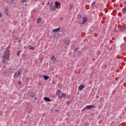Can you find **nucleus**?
I'll return each mask as SVG.
<instances>
[{"label":"nucleus","instance_id":"obj_1","mask_svg":"<svg viewBox=\"0 0 126 126\" xmlns=\"http://www.w3.org/2000/svg\"><path fill=\"white\" fill-rule=\"evenodd\" d=\"M3 59L2 63L5 64H8L7 61H9V58H10V52L9 50L6 49L2 56Z\"/></svg>","mask_w":126,"mask_h":126},{"label":"nucleus","instance_id":"obj_2","mask_svg":"<svg viewBox=\"0 0 126 126\" xmlns=\"http://www.w3.org/2000/svg\"><path fill=\"white\" fill-rule=\"evenodd\" d=\"M56 95L60 100H62L63 98H65L66 97V94L63 93H62L60 90L57 91Z\"/></svg>","mask_w":126,"mask_h":126},{"label":"nucleus","instance_id":"obj_3","mask_svg":"<svg viewBox=\"0 0 126 126\" xmlns=\"http://www.w3.org/2000/svg\"><path fill=\"white\" fill-rule=\"evenodd\" d=\"M92 108H95V106L93 105H87L83 110H89L90 109H92Z\"/></svg>","mask_w":126,"mask_h":126},{"label":"nucleus","instance_id":"obj_4","mask_svg":"<svg viewBox=\"0 0 126 126\" xmlns=\"http://www.w3.org/2000/svg\"><path fill=\"white\" fill-rule=\"evenodd\" d=\"M50 9L53 11H55L57 9V7L56 6L53 5V3H51L50 5Z\"/></svg>","mask_w":126,"mask_h":126},{"label":"nucleus","instance_id":"obj_5","mask_svg":"<svg viewBox=\"0 0 126 126\" xmlns=\"http://www.w3.org/2000/svg\"><path fill=\"white\" fill-rule=\"evenodd\" d=\"M87 21H88L87 17H83V22H80V23H81V24H85V23H86V22H87Z\"/></svg>","mask_w":126,"mask_h":126},{"label":"nucleus","instance_id":"obj_6","mask_svg":"<svg viewBox=\"0 0 126 126\" xmlns=\"http://www.w3.org/2000/svg\"><path fill=\"white\" fill-rule=\"evenodd\" d=\"M52 61H53V63H56V61H57V58L55 55H52V56L50 58Z\"/></svg>","mask_w":126,"mask_h":126},{"label":"nucleus","instance_id":"obj_7","mask_svg":"<svg viewBox=\"0 0 126 126\" xmlns=\"http://www.w3.org/2000/svg\"><path fill=\"white\" fill-rule=\"evenodd\" d=\"M60 5H61V2H58V1H55V6L56 8H58Z\"/></svg>","mask_w":126,"mask_h":126},{"label":"nucleus","instance_id":"obj_8","mask_svg":"<svg viewBox=\"0 0 126 126\" xmlns=\"http://www.w3.org/2000/svg\"><path fill=\"white\" fill-rule=\"evenodd\" d=\"M4 14L6 16L8 15V8L7 7L4 8Z\"/></svg>","mask_w":126,"mask_h":126},{"label":"nucleus","instance_id":"obj_9","mask_svg":"<svg viewBox=\"0 0 126 126\" xmlns=\"http://www.w3.org/2000/svg\"><path fill=\"white\" fill-rule=\"evenodd\" d=\"M60 30H61V28H58L57 29H55L54 30H53V32H54V33H57V32H59V31H60Z\"/></svg>","mask_w":126,"mask_h":126},{"label":"nucleus","instance_id":"obj_10","mask_svg":"<svg viewBox=\"0 0 126 126\" xmlns=\"http://www.w3.org/2000/svg\"><path fill=\"white\" fill-rule=\"evenodd\" d=\"M83 88H84V86L81 85V86L79 87L78 90L79 91H82V89H83Z\"/></svg>","mask_w":126,"mask_h":126},{"label":"nucleus","instance_id":"obj_11","mask_svg":"<svg viewBox=\"0 0 126 126\" xmlns=\"http://www.w3.org/2000/svg\"><path fill=\"white\" fill-rule=\"evenodd\" d=\"M43 99L45 100V101H47V102H51V99L49 98V97H44Z\"/></svg>","mask_w":126,"mask_h":126},{"label":"nucleus","instance_id":"obj_12","mask_svg":"<svg viewBox=\"0 0 126 126\" xmlns=\"http://www.w3.org/2000/svg\"><path fill=\"white\" fill-rule=\"evenodd\" d=\"M17 73L18 74V75H20V73H21V71H18V72H16L14 73V76H16V75H17Z\"/></svg>","mask_w":126,"mask_h":126},{"label":"nucleus","instance_id":"obj_13","mask_svg":"<svg viewBox=\"0 0 126 126\" xmlns=\"http://www.w3.org/2000/svg\"><path fill=\"white\" fill-rule=\"evenodd\" d=\"M43 77H44V79L45 80H48V79H49L50 78V77H49V76H47V75L43 76Z\"/></svg>","mask_w":126,"mask_h":126},{"label":"nucleus","instance_id":"obj_14","mask_svg":"<svg viewBox=\"0 0 126 126\" xmlns=\"http://www.w3.org/2000/svg\"><path fill=\"white\" fill-rule=\"evenodd\" d=\"M28 48H29V50H32V51L35 49V48H34L33 47H32V46H31V45H29V46H28Z\"/></svg>","mask_w":126,"mask_h":126},{"label":"nucleus","instance_id":"obj_15","mask_svg":"<svg viewBox=\"0 0 126 126\" xmlns=\"http://www.w3.org/2000/svg\"><path fill=\"white\" fill-rule=\"evenodd\" d=\"M40 22H41V17H39L37 19V24H39V23H40Z\"/></svg>","mask_w":126,"mask_h":126},{"label":"nucleus","instance_id":"obj_16","mask_svg":"<svg viewBox=\"0 0 126 126\" xmlns=\"http://www.w3.org/2000/svg\"><path fill=\"white\" fill-rule=\"evenodd\" d=\"M69 43L70 41L68 39H67L65 41V44H66V45H69Z\"/></svg>","mask_w":126,"mask_h":126},{"label":"nucleus","instance_id":"obj_17","mask_svg":"<svg viewBox=\"0 0 126 126\" xmlns=\"http://www.w3.org/2000/svg\"><path fill=\"white\" fill-rule=\"evenodd\" d=\"M21 52H22V50L17 51V56H18V57L20 56V53H21Z\"/></svg>","mask_w":126,"mask_h":126},{"label":"nucleus","instance_id":"obj_18","mask_svg":"<svg viewBox=\"0 0 126 126\" xmlns=\"http://www.w3.org/2000/svg\"><path fill=\"white\" fill-rule=\"evenodd\" d=\"M30 97H32V98H34L35 97V94L33 93H31L30 94Z\"/></svg>","mask_w":126,"mask_h":126},{"label":"nucleus","instance_id":"obj_19","mask_svg":"<svg viewBox=\"0 0 126 126\" xmlns=\"http://www.w3.org/2000/svg\"><path fill=\"white\" fill-rule=\"evenodd\" d=\"M14 1H15V0H11V2L10 3L9 2H8V1H7V2L8 3H9V4H13Z\"/></svg>","mask_w":126,"mask_h":126},{"label":"nucleus","instance_id":"obj_20","mask_svg":"<svg viewBox=\"0 0 126 126\" xmlns=\"http://www.w3.org/2000/svg\"><path fill=\"white\" fill-rule=\"evenodd\" d=\"M27 1V0H21V2L22 3H24L25 2H26Z\"/></svg>","mask_w":126,"mask_h":126},{"label":"nucleus","instance_id":"obj_21","mask_svg":"<svg viewBox=\"0 0 126 126\" xmlns=\"http://www.w3.org/2000/svg\"><path fill=\"white\" fill-rule=\"evenodd\" d=\"M79 50H78V48H76L75 50V52L77 53Z\"/></svg>","mask_w":126,"mask_h":126},{"label":"nucleus","instance_id":"obj_22","mask_svg":"<svg viewBox=\"0 0 126 126\" xmlns=\"http://www.w3.org/2000/svg\"><path fill=\"white\" fill-rule=\"evenodd\" d=\"M123 11H124V12H126V8H124L123 9Z\"/></svg>","mask_w":126,"mask_h":126},{"label":"nucleus","instance_id":"obj_23","mask_svg":"<svg viewBox=\"0 0 126 126\" xmlns=\"http://www.w3.org/2000/svg\"><path fill=\"white\" fill-rule=\"evenodd\" d=\"M66 103H67V105H70V101H67Z\"/></svg>","mask_w":126,"mask_h":126},{"label":"nucleus","instance_id":"obj_24","mask_svg":"<svg viewBox=\"0 0 126 126\" xmlns=\"http://www.w3.org/2000/svg\"><path fill=\"white\" fill-rule=\"evenodd\" d=\"M77 53H78V54H81V51L79 50Z\"/></svg>","mask_w":126,"mask_h":126},{"label":"nucleus","instance_id":"obj_25","mask_svg":"<svg viewBox=\"0 0 126 126\" xmlns=\"http://www.w3.org/2000/svg\"><path fill=\"white\" fill-rule=\"evenodd\" d=\"M120 31H121V32L124 31V29H120Z\"/></svg>","mask_w":126,"mask_h":126},{"label":"nucleus","instance_id":"obj_26","mask_svg":"<svg viewBox=\"0 0 126 126\" xmlns=\"http://www.w3.org/2000/svg\"><path fill=\"white\" fill-rule=\"evenodd\" d=\"M2 14H1V13L0 12V17H1V16H2Z\"/></svg>","mask_w":126,"mask_h":126},{"label":"nucleus","instance_id":"obj_27","mask_svg":"<svg viewBox=\"0 0 126 126\" xmlns=\"http://www.w3.org/2000/svg\"><path fill=\"white\" fill-rule=\"evenodd\" d=\"M94 4H95V2H94L92 3V5H94Z\"/></svg>","mask_w":126,"mask_h":126},{"label":"nucleus","instance_id":"obj_28","mask_svg":"<svg viewBox=\"0 0 126 126\" xmlns=\"http://www.w3.org/2000/svg\"><path fill=\"white\" fill-rule=\"evenodd\" d=\"M49 4H50V2H48L47 5H49Z\"/></svg>","mask_w":126,"mask_h":126},{"label":"nucleus","instance_id":"obj_29","mask_svg":"<svg viewBox=\"0 0 126 126\" xmlns=\"http://www.w3.org/2000/svg\"><path fill=\"white\" fill-rule=\"evenodd\" d=\"M96 98L98 99V98H99V96H96Z\"/></svg>","mask_w":126,"mask_h":126},{"label":"nucleus","instance_id":"obj_30","mask_svg":"<svg viewBox=\"0 0 126 126\" xmlns=\"http://www.w3.org/2000/svg\"><path fill=\"white\" fill-rule=\"evenodd\" d=\"M44 3H42V5H44Z\"/></svg>","mask_w":126,"mask_h":126},{"label":"nucleus","instance_id":"obj_31","mask_svg":"<svg viewBox=\"0 0 126 126\" xmlns=\"http://www.w3.org/2000/svg\"><path fill=\"white\" fill-rule=\"evenodd\" d=\"M19 43H20V42H21V41L19 40Z\"/></svg>","mask_w":126,"mask_h":126},{"label":"nucleus","instance_id":"obj_32","mask_svg":"<svg viewBox=\"0 0 126 126\" xmlns=\"http://www.w3.org/2000/svg\"><path fill=\"white\" fill-rule=\"evenodd\" d=\"M35 0V1H37V0Z\"/></svg>","mask_w":126,"mask_h":126},{"label":"nucleus","instance_id":"obj_33","mask_svg":"<svg viewBox=\"0 0 126 126\" xmlns=\"http://www.w3.org/2000/svg\"><path fill=\"white\" fill-rule=\"evenodd\" d=\"M68 98H69V97H68L67 98L68 99Z\"/></svg>","mask_w":126,"mask_h":126}]
</instances>
